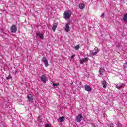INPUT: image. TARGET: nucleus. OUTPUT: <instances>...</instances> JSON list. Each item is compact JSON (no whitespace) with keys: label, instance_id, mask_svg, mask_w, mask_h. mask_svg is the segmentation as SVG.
<instances>
[{"label":"nucleus","instance_id":"1","mask_svg":"<svg viewBox=\"0 0 127 127\" xmlns=\"http://www.w3.org/2000/svg\"><path fill=\"white\" fill-rule=\"evenodd\" d=\"M71 15L72 13H71V11L66 10L64 13V18L65 20H67V19H70Z\"/></svg>","mask_w":127,"mask_h":127},{"label":"nucleus","instance_id":"2","mask_svg":"<svg viewBox=\"0 0 127 127\" xmlns=\"http://www.w3.org/2000/svg\"><path fill=\"white\" fill-rule=\"evenodd\" d=\"M99 51H100V50H99L98 47H95L94 49L90 51V54H91V55H92V56H95V55L98 54Z\"/></svg>","mask_w":127,"mask_h":127},{"label":"nucleus","instance_id":"3","mask_svg":"<svg viewBox=\"0 0 127 127\" xmlns=\"http://www.w3.org/2000/svg\"><path fill=\"white\" fill-rule=\"evenodd\" d=\"M10 30L12 33H15L16 31H17V27H16V25H12L10 27Z\"/></svg>","mask_w":127,"mask_h":127},{"label":"nucleus","instance_id":"4","mask_svg":"<svg viewBox=\"0 0 127 127\" xmlns=\"http://www.w3.org/2000/svg\"><path fill=\"white\" fill-rule=\"evenodd\" d=\"M42 61L44 63L45 67H48V66H49V64H48V60H47L45 57L42 58Z\"/></svg>","mask_w":127,"mask_h":127},{"label":"nucleus","instance_id":"5","mask_svg":"<svg viewBox=\"0 0 127 127\" xmlns=\"http://www.w3.org/2000/svg\"><path fill=\"white\" fill-rule=\"evenodd\" d=\"M82 120H83V115H82L81 114H78V116H76V121L77 123H80Z\"/></svg>","mask_w":127,"mask_h":127},{"label":"nucleus","instance_id":"6","mask_svg":"<svg viewBox=\"0 0 127 127\" xmlns=\"http://www.w3.org/2000/svg\"><path fill=\"white\" fill-rule=\"evenodd\" d=\"M105 72V70L104 69V68L103 67H101L100 68L99 70V77H100V78H102V76H103V73H104Z\"/></svg>","mask_w":127,"mask_h":127},{"label":"nucleus","instance_id":"7","mask_svg":"<svg viewBox=\"0 0 127 127\" xmlns=\"http://www.w3.org/2000/svg\"><path fill=\"white\" fill-rule=\"evenodd\" d=\"M84 89L85 91H87V92H91V91H92V88H91V86L88 84H86L84 86Z\"/></svg>","mask_w":127,"mask_h":127},{"label":"nucleus","instance_id":"8","mask_svg":"<svg viewBox=\"0 0 127 127\" xmlns=\"http://www.w3.org/2000/svg\"><path fill=\"white\" fill-rule=\"evenodd\" d=\"M115 85H116V88L119 89H122V88H123V87L125 86V85L123 83H120L119 84H115Z\"/></svg>","mask_w":127,"mask_h":127},{"label":"nucleus","instance_id":"9","mask_svg":"<svg viewBox=\"0 0 127 127\" xmlns=\"http://www.w3.org/2000/svg\"><path fill=\"white\" fill-rule=\"evenodd\" d=\"M27 99L30 102H33V95L31 94L28 95Z\"/></svg>","mask_w":127,"mask_h":127},{"label":"nucleus","instance_id":"10","mask_svg":"<svg viewBox=\"0 0 127 127\" xmlns=\"http://www.w3.org/2000/svg\"><path fill=\"white\" fill-rule=\"evenodd\" d=\"M41 81L43 83H46V81H47V78L45 75H42L41 77Z\"/></svg>","mask_w":127,"mask_h":127},{"label":"nucleus","instance_id":"11","mask_svg":"<svg viewBox=\"0 0 127 127\" xmlns=\"http://www.w3.org/2000/svg\"><path fill=\"white\" fill-rule=\"evenodd\" d=\"M88 59H89V58L86 57L85 58H82L80 60V64H83L84 62H87L88 61Z\"/></svg>","mask_w":127,"mask_h":127},{"label":"nucleus","instance_id":"12","mask_svg":"<svg viewBox=\"0 0 127 127\" xmlns=\"http://www.w3.org/2000/svg\"><path fill=\"white\" fill-rule=\"evenodd\" d=\"M70 30V25L69 23L66 24L65 25V31L66 32H69Z\"/></svg>","mask_w":127,"mask_h":127},{"label":"nucleus","instance_id":"13","mask_svg":"<svg viewBox=\"0 0 127 127\" xmlns=\"http://www.w3.org/2000/svg\"><path fill=\"white\" fill-rule=\"evenodd\" d=\"M57 25H58V24L57 23H54L53 27L52 28V29H53V31H55L56 30V28H57Z\"/></svg>","mask_w":127,"mask_h":127},{"label":"nucleus","instance_id":"14","mask_svg":"<svg viewBox=\"0 0 127 127\" xmlns=\"http://www.w3.org/2000/svg\"><path fill=\"white\" fill-rule=\"evenodd\" d=\"M58 122L62 123V122H64V121H65V118L63 116L60 117L58 118Z\"/></svg>","mask_w":127,"mask_h":127},{"label":"nucleus","instance_id":"15","mask_svg":"<svg viewBox=\"0 0 127 127\" xmlns=\"http://www.w3.org/2000/svg\"><path fill=\"white\" fill-rule=\"evenodd\" d=\"M102 84L104 89H106V88H107V81H106V80H103L102 82Z\"/></svg>","mask_w":127,"mask_h":127},{"label":"nucleus","instance_id":"16","mask_svg":"<svg viewBox=\"0 0 127 127\" xmlns=\"http://www.w3.org/2000/svg\"><path fill=\"white\" fill-rule=\"evenodd\" d=\"M79 7L80 9H84L85 8V4L84 3H80L79 4Z\"/></svg>","mask_w":127,"mask_h":127},{"label":"nucleus","instance_id":"17","mask_svg":"<svg viewBox=\"0 0 127 127\" xmlns=\"http://www.w3.org/2000/svg\"><path fill=\"white\" fill-rule=\"evenodd\" d=\"M37 36H39L41 39H43V36L42 35V34L40 33H36Z\"/></svg>","mask_w":127,"mask_h":127},{"label":"nucleus","instance_id":"18","mask_svg":"<svg viewBox=\"0 0 127 127\" xmlns=\"http://www.w3.org/2000/svg\"><path fill=\"white\" fill-rule=\"evenodd\" d=\"M123 21H127V14H125L123 17Z\"/></svg>","mask_w":127,"mask_h":127},{"label":"nucleus","instance_id":"19","mask_svg":"<svg viewBox=\"0 0 127 127\" xmlns=\"http://www.w3.org/2000/svg\"><path fill=\"white\" fill-rule=\"evenodd\" d=\"M123 68H124V69H126L127 68V62H126L124 64Z\"/></svg>","mask_w":127,"mask_h":127},{"label":"nucleus","instance_id":"20","mask_svg":"<svg viewBox=\"0 0 127 127\" xmlns=\"http://www.w3.org/2000/svg\"><path fill=\"white\" fill-rule=\"evenodd\" d=\"M75 50H78L79 49V48H80V45H77L75 47Z\"/></svg>","mask_w":127,"mask_h":127},{"label":"nucleus","instance_id":"21","mask_svg":"<svg viewBox=\"0 0 127 127\" xmlns=\"http://www.w3.org/2000/svg\"><path fill=\"white\" fill-rule=\"evenodd\" d=\"M11 75L9 74L8 76H7L6 78V80H10L11 79Z\"/></svg>","mask_w":127,"mask_h":127},{"label":"nucleus","instance_id":"22","mask_svg":"<svg viewBox=\"0 0 127 127\" xmlns=\"http://www.w3.org/2000/svg\"><path fill=\"white\" fill-rule=\"evenodd\" d=\"M53 87H57V86H58V84L54 83L53 84Z\"/></svg>","mask_w":127,"mask_h":127},{"label":"nucleus","instance_id":"23","mask_svg":"<svg viewBox=\"0 0 127 127\" xmlns=\"http://www.w3.org/2000/svg\"><path fill=\"white\" fill-rule=\"evenodd\" d=\"M109 126H110V127H114V124H110L109 125Z\"/></svg>","mask_w":127,"mask_h":127},{"label":"nucleus","instance_id":"24","mask_svg":"<svg viewBox=\"0 0 127 127\" xmlns=\"http://www.w3.org/2000/svg\"><path fill=\"white\" fill-rule=\"evenodd\" d=\"M104 16H105V14L104 13H102L101 15V17H102V18H104Z\"/></svg>","mask_w":127,"mask_h":127},{"label":"nucleus","instance_id":"25","mask_svg":"<svg viewBox=\"0 0 127 127\" xmlns=\"http://www.w3.org/2000/svg\"><path fill=\"white\" fill-rule=\"evenodd\" d=\"M75 56H76V55H73L71 56V59L74 58V57H75Z\"/></svg>","mask_w":127,"mask_h":127},{"label":"nucleus","instance_id":"26","mask_svg":"<svg viewBox=\"0 0 127 127\" xmlns=\"http://www.w3.org/2000/svg\"><path fill=\"white\" fill-rule=\"evenodd\" d=\"M45 127H50V125H49V124H47Z\"/></svg>","mask_w":127,"mask_h":127},{"label":"nucleus","instance_id":"27","mask_svg":"<svg viewBox=\"0 0 127 127\" xmlns=\"http://www.w3.org/2000/svg\"><path fill=\"white\" fill-rule=\"evenodd\" d=\"M38 119H39V120H41V116L39 115V116H38Z\"/></svg>","mask_w":127,"mask_h":127},{"label":"nucleus","instance_id":"28","mask_svg":"<svg viewBox=\"0 0 127 127\" xmlns=\"http://www.w3.org/2000/svg\"><path fill=\"white\" fill-rule=\"evenodd\" d=\"M18 73V71H16L15 72V74L16 75V74Z\"/></svg>","mask_w":127,"mask_h":127},{"label":"nucleus","instance_id":"29","mask_svg":"<svg viewBox=\"0 0 127 127\" xmlns=\"http://www.w3.org/2000/svg\"><path fill=\"white\" fill-rule=\"evenodd\" d=\"M93 127H96L95 125H93Z\"/></svg>","mask_w":127,"mask_h":127}]
</instances>
